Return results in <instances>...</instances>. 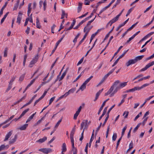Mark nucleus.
I'll list each match as a JSON object with an SVG mask.
<instances>
[{
	"label": "nucleus",
	"instance_id": "nucleus-11",
	"mask_svg": "<svg viewBox=\"0 0 154 154\" xmlns=\"http://www.w3.org/2000/svg\"><path fill=\"white\" fill-rule=\"evenodd\" d=\"M75 22H76V21L75 20H73L70 26L68 28H67L66 29H65L64 30V31H67V30H70V29H71L73 28L74 26L75 25Z\"/></svg>",
	"mask_w": 154,
	"mask_h": 154
},
{
	"label": "nucleus",
	"instance_id": "nucleus-46",
	"mask_svg": "<svg viewBox=\"0 0 154 154\" xmlns=\"http://www.w3.org/2000/svg\"><path fill=\"white\" fill-rule=\"evenodd\" d=\"M129 113V112L128 111H125L124 112L123 114V116H124L125 114H126V115L124 116V118L125 119L127 118L128 116Z\"/></svg>",
	"mask_w": 154,
	"mask_h": 154
},
{
	"label": "nucleus",
	"instance_id": "nucleus-19",
	"mask_svg": "<svg viewBox=\"0 0 154 154\" xmlns=\"http://www.w3.org/2000/svg\"><path fill=\"white\" fill-rule=\"evenodd\" d=\"M107 110V107H106L104 108V109L103 110V114H102V115L100 117V118L99 119V121L100 120L102 119V117L106 113V112Z\"/></svg>",
	"mask_w": 154,
	"mask_h": 154
},
{
	"label": "nucleus",
	"instance_id": "nucleus-2",
	"mask_svg": "<svg viewBox=\"0 0 154 154\" xmlns=\"http://www.w3.org/2000/svg\"><path fill=\"white\" fill-rule=\"evenodd\" d=\"M120 83L119 80H117L116 81L112 84L110 88L109 89L108 91L105 94V96H107L108 95L111 94L114 88H115L114 90L116 89V88L119 87V85L118 86V84Z\"/></svg>",
	"mask_w": 154,
	"mask_h": 154
},
{
	"label": "nucleus",
	"instance_id": "nucleus-4",
	"mask_svg": "<svg viewBox=\"0 0 154 154\" xmlns=\"http://www.w3.org/2000/svg\"><path fill=\"white\" fill-rule=\"evenodd\" d=\"M38 54H37L31 61L29 66V67L31 68L33 67L34 64L37 62L38 59Z\"/></svg>",
	"mask_w": 154,
	"mask_h": 154
},
{
	"label": "nucleus",
	"instance_id": "nucleus-6",
	"mask_svg": "<svg viewBox=\"0 0 154 154\" xmlns=\"http://www.w3.org/2000/svg\"><path fill=\"white\" fill-rule=\"evenodd\" d=\"M154 64V61H153L149 63L147 65H146L145 66L144 68L141 69L140 71V72H142L146 70L148 68H149L150 67L152 66Z\"/></svg>",
	"mask_w": 154,
	"mask_h": 154
},
{
	"label": "nucleus",
	"instance_id": "nucleus-22",
	"mask_svg": "<svg viewBox=\"0 0 154 154\" xmlns=\"http://www.w3.org/2000/svg\"><path fill=\"white\" fill-rule=\"evenodd\" d=\"M66 144L65 143H63L62 146V152H66Z\"/></svg>",
	"mask_w": 154,
	"mask_h": 154
},
{
	"label": "nucleus",
	"instance_id": "nucleus-30",
	"mask_svg": "<svg viewBox=\"0 0 154 154\" xmlns=\"http://www.w3.org/2000/svg\"><path fill=\"white\" fill-rule=\"evenodd\" d=\"M114 27V26H113V27H112V29H111V30L106 35V36L104 39V40H106L108 38V37H109V35L110 33H111L112 32V31L113 30Z\"/></svg>",
	"mask_w": 154,
	"mask_h": 154
},
{
	"label": "nucleus",
	"instance_id": "nucleus-52",
	"mask_svg": "<svg viewBox=\"0 0 154 154\" xmlns=\"http://www.w3.org/2000/svg\"><path fill=\"white\" fill-rule=\"evenodd\" d=\"M148 118V117L144 118V120L142 123V124H143V125H144L145 124Z\"/></svg>",
	"mask_w": 154,
	"mask_h": 154
},
{
	"label": "nucleus",
	"instance_id": "nucleus-12",
	"mask_svg": "<svg viewBox=\"0 0 154 154\" xmlns=\"http://www.w3.org/2000/svg\"><path fill=\"white\" fill-rule=\"evenodd\" d=\"M93 26H86L84 29V32H87L88 33L90 30L92 28Z\"/></svg>",
	"mask_w": 154,
	"mask_h": 154
},
{
	"label": "nucleus",
	"instance_id": "nucleus-56",
	"mask_svg": "<svg viewBox=\"0 0 154 154\" xmlns=\"http://www.w3.org/2000/svg\"><path fill=\"white\" fill-rule=\"evenodd\" d=\"M41 75V74H40L39 75H38V76H37V77H36L35 78V79H32V80L30 82V84L32 85V84H33V83L35 81V79H37V78L38 77V76H39V75Z\"/></svg>",
	"mask_w": 154,
	"mask_h": 154
},
{
	"label": "nucleus",
	"instance_id": "nucleus-3",
	"mask_svg": "<svg viewBox=\"0 0 154 154\" xmlns=\"http://www.w3.org/2000/svg\"><path fill=\"white\" fill-rule=\"evenodd\" d=\"M127 83V82H125L120 83L119 85V87L116 88V89L113 91L110 94V97L113 96L114 94L117 92L118 90L120 89L121 88L124 87L126 85Z\"/></svg>",
	"mask_w": 154,
	"mask_h": 154
},
{
	"label": "nucleus",
	"instance_id": "nucleus-13",
	"mask_svg": "<svg viewBox=\"0 0 154 154\" xmlns=\"http://www.w3.org/2000/svg\"><path fill=\"white\" fill-rule=\"evenodd\" d=\"M47 139V137H44L40 139L39 140H37L36 142L39 143H42L45 142Z\"/></svg>",
	"mask_w": 154,
	"mask_h": 154
},
{
	"label": "nucleus",
	"instance_id": "nucleus-25",
	"mask_svg": "<svg viewBox=\"0 0 154 154\" xmlns=\"http://www.w3.org/2000/svg\"><path fill=\"white\" fill-rule=\"evenodd\" d=\"M82 3L81 2H79V6L78 7V12L79 13L81 11L82 8Z\"/></svg>",
	"mask_w": 154,
	"mask_h": 154
},
{
	"label": "nucleus",
	"instance_id": "nucleus-5",
	"mask_svg": "<svg viewBox=\"0 0 154 154\" xmlns=\"http://www.w3.org/2000/svg\"><path fill=\"white\" fill-rule=\"evenodd\" d=\"M38 150L46 154L51 152L52 151V149H51L46 148L40 149H39Z\"/></svg>",
	"mask_w": 154,
	"mask_h": 154
},
{
	"label": "nucleus",
	"instance_id": "nucleus-20",
	"mask_svg": "<svg viewBox=\"0 0 154 154\" xmlns=\"http://www.w3.org/2000/svg\"><path fill=\"white\" fill-rule=\"evenodd\" d=\"M36 113V112H35V113H33L31 116H29L26 121V123H27L28 122L30 121L32 119Z\"/></svg>",
	"mask_w": 154,
	"mask_h": 154
},
{
	"label": "nucleus",
	"instance_id": "nucleus-48",
	"mask_svg": "<svg viewBox=\"0 0 154 154\" xmlns=\"http://www.w3.org/2000/svg\"><path fill=\"white\" fill-rule=\"evenodd\" d=\"M96 17V16L95 17V18H94V19H93V20H90V21H89L88 22L86 26H88L89 25H90V24L95 19V18Z\"/></svg>",
	"mask_w": 154,
	"mask_h": 154
},
{
	"label": "nucleus",
	"instance_id": "nucleus-36",
	"mask_svg": "<svg viewBox=\"0 0 154 154\" xmlns=\"http://www.w3.org/2000/svg\"><path fill=\"white\" fill-rule=\"evenodd\" d=\"M8 48H5L4 52V57H6L7 56V53H8Z\"/></svg>",
	"mask_w": 154,
	"mask_h": 154
},
{
	"label": "nucleus",
	"instance_id": "nucleus-38",
	"mask_svg": "<svg viewBox=\"0 0 154 154\" xmlns=\"http://www.w3.org/2000/svg\"><path fill=\"white\" fill-rule=\"evenodd\" d=\"M12 85V84H9L8 85V88L6 90V92H7L8 91L10 90L11 88V86Z\"/></svg>",
	"mask_w": 154,
	"mask_h": 154
},
{
	"label": "nucleus",
	"instance_id": "nucleus-1",
	"mask_svg": "<svg viewBox=\"0 0 154 154\" xmlns=\"http://www.w3.org/2000/svg\"><path fill=\"white\" fill-rule=\"evenodd\" d=\"M143 57L144 55H141L136 57L134 59L130 60L126 63V65L128 66L131 64H134L138 61L141 60Z\"/></svg>",
	"mask_w": 154,
	"mask_h": 154
},
{
	"label": "nucleus",
	"instance_id": "nucleus-15",
	"mask_svg": "<svg viewBox=\"0 0 154 154\" xmlns=\"http://www.w3.org/2000/svg\"><path fill=\"white\" fill-rule=\"evenodd\" d=\"M36 26L37 28L39 29H41L42 27L40 25L39 20L38 18H36Z\"/></svg>",
	"mask_w": 154,
	"mask_h": 154
},
{
	"label": "nucleus",
	"instance_id": "nucleus-8",
	"mask_svg": "<svg viewBox=\"0 0 154 154\" xmlns=\"http://www.w3.org/2000/svg\"><path fill=\"white\" fill-rule=\"evenodd\" d=\"M12 134V131H11L8 132L6 135L5 137V139L4 140V141H6L10 137L11 135Z\"/></svg>",
	"mask_w": 154,
	"mask_h": 154
},
{
	"label": "nucleus",
	"instance_id": "nucleus-32",
	"mask_svg": "<svg viewBox=\"0 0 154 154\" xmlns=\"http://www.w3.org/2000/svg\"><path fill=\"white\" fill-rule=\"evenodd\" d=\"M6 5V3H5V4L1 8L0 11V17L3 14V11L5 8Z\"/></svg>",
	"mask_w": 154,
	"mask_h": 154
},
{
	"label": "nucleus",
	"instance_id": "nucleus-47",
	"mask_svg": "<svg viewBox=\"0 0 154 154\" xmlns=\"http://www.w3.org/2000/svg\"><path fill=\"white\" fill-rule=\"evenodd\" d=\"M133 9V8H131L128 11L127 14H126V16H128L130 14V13L131 12Z\"/></svg>",
	"mask_w": 154,
	"mask_h": 154
},
{
	"label": "nucleus",
	"instance_id": "nucleus-28",
	"mask_svg": "<svg viewBox=\"0 0 154 154\" xmlns=\"http://www.w3.org/2000/svg\"><path fill=\"white\" fill-rule=\"evenodd\" d=\"M8 146H9L8 145L5 146L4 144L1 145L0 146V151L4 150L5 147H6L7 148H8Z\"/></svg>",
	"mask_w": 154,
	"mask_h": 154
},
{
	"label": "nucleus",
	"instance_id": "nucleus-44",
	"mask_svg": "<svg viewBox=\"0 0 154 154\" xmlns=\"http://www.w3.org/2000/svg\"><path fill=\"white\" fill-rule=\"evenodd\" d=\"M115 70V69H113L112 70H111L106 75L108 77V76L111 74H112Z\"/></svg>",
	"mask_w": 154,
	"mask_h": 154
},
{
	"label": "nucleus",
	"instance_id": "nucleus-37",
	"mask_svg": "<svg viewBox=\"0 0 154 154\" xmlns=\"http://www.w3.org/2000/svg\"><path fill=\"white\" fill-rule=\"evenodd\" d=\"M93 77V76H91L89 78H88V79H87L86 80H85V81L84 82V83H85V84H87V83H88L91 80V79Z\"/></svg>",
	"mask_w": 154,
	"mask_h": 154
},
{
	"label": "nucleus",
	"instance_id": "nucleus-45",
	"mask_svg": "<svg viewBox=\"0 0 154 154\" xmlns=\"http://www.w3.org/2000/svg\"><path fill=\"white\" fill-rule=\"evenodd\" d=\"M149 84H145L143 85L141 87H139V89L140 90L141 89L145 87H146V86H148L149 85Z\"/></svg>",
	"mask_w": 154,
	"mask_h": 154
},
{
	"label": "nucleus",
	"instance_id": "nucleus-64",
	"mask_svg": "<svg viewBox=\"0 0 154 154\" xmlns=\"http://www.w3.org/2000/svg\"><path fill=\"white\" fill-rule=\"evenodd\" d=\"M72 150L73 151V153H75V154H77V149L75 147H74V148H72Z\"/></svg>",
	"mask_w": 154,
	"mask_h": 154
},
{
	"label": "nucleus",
	"instance_id": "nucleus-58",
	"mask_svg": "<svg viewBox=\"0 0 154 154\" xmlns=\"http://www.w3.org/2000/svg\"><path fill=\"white\" fill-rule=\"evenodd\" d=\"M75 91V88H72L70 90H69L68 91L69 92V94L70 93H73Z\"/></svg>",
	"mask_w": 154,
	"mask_h": 154
},
{
	"label": "nucleus",
	"instance_id": "nucleus-50",
	"mask_svg": "<svg viewBox=\"0 0 154 154\" xmlns=\"http://www.w3.org/2000/svg\"><path fill=\"white\" fill-rule=\"evenodd\" d=\"M56 26L55 24H53L51 27V32L53 33H54V29Z\"/></svg>",
	"mask_w": 154,
	"mask_h": 154
},
{
	"label": "nucleus",
	"instance_id": "nucleus-29",
	"mask_svg": "<svg viewBox=\"0 0 154 154\" xmlns=\"http://www.w3.org/2000/svg\"><path fill=\"white\" fill-rule=\"evenodd\" d=\"M85 21V20H82L81 22H80L79 24L75 27L74 28V29H77L79 26L82 24L84 23Z\"/></svg>",
	"mask_w": 154,
	"mask_h": 154
},
{
	"label": "nucleus",
	"instance_id": "nucleus-55",
	"mask_svg": "<svg viewBox=\"0 0 154 154\" xmlns=\"http://www.w3.org/2000/svg\"><path fill=\"white\" fill-rule=\"evenodd\" d=\"M122 136H121L120 138L118 140V141H117V145H116V149L117 148L119 145V143L120 142V140H121V139H122Z\"/></svg>",
	"mask_w": 154,
	"mask_h": 154
},
{
	"label": "nucleus",
	"instance_id": "nucleus-39",
	"mask_svg": "<svg viewBox=\"0 0 154 154\" xmlns=\"http://www.w3.org/2000/svg\"><path fill=\"white\" fill-rule=\"evenodd\" d=\"M127 128V126H125L124 127L123 129H122V136H121L122 137L124 135V134L125 131L126 130Z\"/></svg>",
	"mask_w": 154,
	"mask_h": 154
},
{
	"label": "nucleus",
	"instance_id": "nucleus-51",
	"mask_svg": "<svg viewBox=\"0 0 154 154\" xmlns=\"http://www.w3.org/2000/svg\"><path fill=\"white\" fill-rule=\"evenodd\" d=\"M55 98V97H52L49 100V105H50L52 102L54 100V99Z\"/></svg>",
	"mask_w": 154,
	"mask_h": 154
},
{
	"label": "nucleus",
	"instance_id": "nucleus-57",
	"mask_svg": "<svg viewBox=\"0 0 154 154\" xmlns=\"http://www.w3.org/2000/svg\"><path fill=\"white\" fill-rule=\"evenodd\" d=\"M42 99V98L41 97L38 100H36L34 103V106H35V105L40 101V100L41 99Z\"/></svg>",
	"mask_w": 154,
	"mask_h": 154
},
{
	"label": "nucleus",
	"instance_id": "nucleus-60",
	"mask_svg": "<svg viewBox=\"0 0 154 154\" xmlns=\"http://www.w3.org/2000/svg\"><path fill=\"white\" fill-rule=\"evenodd\" d=\"M84 59V57H82L81 60H80V61L78 62L77 64V65L78 66L79 65V64H81L83 61Z\"/></svg>",
	"mask_w": 154,
	"mask_h": 154
},
{
	"label": "nucleus",
	"instance_id": "nucleus-21",
	"mask_svg": "<svg viewBox=\"0 0 154 154\" xmlns=\"http://www.w3.org/2000/svg\"><path fill=\"white\" fill-rule=\"evenodd\" d=\"M86 84L84 83L81 86L78 91H79V90H81L82 91L84 90L86 88Z\"/></svg>",
	"mask_w": 154,
	"mask_h": 154
},
{
	"label": "nucleus",
	"instance_id": "nucleus-16",
	"mask_svg": "<svg viewBox=\"0 0 154 154\" xmlns=\"http://www.w3.org/2000/svg\"><path fill=\"white\" fill-rule=\"evenodd\" d=\"M17 138V135L16 134L14 136V138L11 139L9 141V143L11 144H12L14 143L16 141Z\"/></svg>",
	"mask_w": 154,
	"mask_h": 154
},
{
	"label": "nucleus",
	"instance_id": "nucleus-9",
	"mask_svg": "<svg viewBox=\"0 0 154 154\" xmlns=\"http://www.w3.org/2000/svg\"><path fill=\"white\" fill-rule=\"evenodd\" d=\"M109 100V99H108L106 100H105L104 102L103 103L102 106H101L100 107L99 110V111H98V115H99L100 113V112H101V111H102V109H103V106H105V104L106 103L108 100Z\"/></svg>",
	"mask_w": 154,
	"mask_h": 154
},
{
	"label": "nucleus",
	"instance_id": "nucleus-49",
	"mask_svg": "<svg viewBox=\"0 0 154 154\" xmlns=\"http://www.w3.org/2000/svg\"><path fill=\"white\" fill-rule=\"evenodd\" d=\"M115 106V104L113 105L109 110L108 111L107 113V115H109V112H110V111L112 110V109Z\"/></svg>",
	"mask_w": 154,
	"mask_h": 154
},
{
	"label": "nucleus",
	"instance_id": "nucleus-35",
	"mask_svg": "<svg viewBox=\"0 0 154 154\" xmlns=\"http://www.w3.org/2000/svg\"><path fill=\"white\" fill-rule=\"evenodd\" d=\"M19 3H20V0H18L17 1V3L14 6V8H13L14 10H16L17 9Z\"/></svg>",
	"mask_w": 154,
	"mask_h": 154
},
{
	"label": "nucleus",
	"instance_id": "nucleus-54",
	"mask_svg": "<svg viewBox=\"0 0 154 154\" xmlns=\"http://www.w3.org/2000/svg\"><path fill=\"white\" fill-rule=\"evenodd\" d=\"M148 38L147 36L146 35L143 38L138 42V43H140L141 42L143 41L144 40Z\"/></svg>",
	"mask_w": 154,
	"mask_h": 154
},
{
	"label": "nucleus",
	"instance_id": "nucleus-41",
	"mask_svg": "<svg viewBox=\"0 0 154 154\" xmlns=\"http://www.w3.org/2000/svg\"><path fill=\"white\" fill-rule=\"evenodd\" d=\"M117 137V134L116 133L114 134L112 137V140L114 141H115Z\"/></svg>",
	"mask_w": 154,
	"mask_h": 154
},
{
	"label": "nucleus",
	"instance_id": "nucleus-33",
	"mask_svg": "<svg viewBox=\"0 0 154 154\" xmlns=\"http://www.w3.org/2000/svg\"><path fill=\"white\" fill-rule=\"evenodd\" d=\"M141 123H139L137 126L134 128V130H133V132L135 133L136 131H137V130L138 129L139 127L140 126V125L141 124Z\"/></svg>",
	"mask_w": 154,
	"mask_h": 154
},
{
	"label": "nucleus",
	"instance_id": "nucleus-42",
	"mask_svg": "<svg viewBox=\"0 0 154 154\" xmlns=\"http://www.w3.org/2000/svg\"><path fill=\"white\" fill-rule=\"evenodd\" d=\"M97 39H96L95 40V42H94V44H93V46L92 47V48L90 49V50H89V51H88L87 52V53H86V55H85V56H87V55L89 53V51H90L94 47V46L96 42L97 41Z\"/></svg>",
	"mask_w": 154,
	"mask_h": 154
},
{
	"label": "nucleus",
	"instance_id": "nucleus-10",
	"mask_svg": "<svg viewBox=\"0 0 154 154\" xmlns=\"http://www.w3.org/2000/svg\"><path fill=\"white\" fill-rule=\"evenodd\" d=\"M91 122L90 121L88 122V120H84L82 122V127L83 126L84 123H86V125H87V126L88 127V125L90 124Z\"/></svg>",
	"mask_w": 154,
	"mask_h": 154
},
{
	"label": "nucleus",
	"instance_id": "nucleus-14",
	"mask_svg": "<svg viewBox=\"0 0 154 154\" xmlns=\"http://www.w3.org/2000/svg\"><path fill=\"white\" fill-rule=\"evenodd\" d=\"M68 68L66 69V70L64 72H63L62 73L61 76L60 77V78L59 79V81H60L63 79L64 76L66 75V74L68 71Z\"/></svg>",
	"mask_w": 154,
	"mask_h": 154
},
{
	"label": "nucleus",
	"instance_id": "nucleus-34",
	"mask_svg": "<svg viewBox=\"0 0 154 154\" xmlns=\"http://www.w3.org/2000/svg\"><path fill=\"white\" fill-rule=\"evenodd\" d=\"M138 22H136V23H135V24H133V25H132L127 30H128V31H130L135 26V25H136L137 24V23H138Z\"/></svg>",
	"mask_w": 154,
	"mask_h": 154
},
{
	"label": "nucleus",
	"instance_id": "nucleus-31",
	"mask_svg": "<svg viewBox=\"0 0 154 154\" xmlns=\"http://www.w3.org/2000/svg\"><path fill=\"white\" fill-rule=\"evenodd\" d=\"M62 118H61V119L57 122V123H56V124L55 125V127H54V128H57V127H58L59 124H60V122H61V121H62Z\"/></svg>",
	"mask_w": 154,
	"mask_h": 154
},
{
	"label": "nucleus",
	"instance_id": "nucleus-63",
	"mask_svg": "<svg viewBox=\"0 0 154 154\" xmlns=\"http://www.w3.org/2000/svg\"><path fill=\"white\" fill-rule=\"evenodd\" d=\"M79 114V113L76 112L74 115V119H76Z\"/></svg>",
	"mask_w": 154,
	"mask_h": 154
},
{
	"label": "nucleus",
	"instance_id": "nucleus-23",
	"mask_svg": "<svg viewBox=\"0 0 154 154\" xmlns=\"http://www.w3.org/2000/svg\"><path fill=\"white\" fill-rule=\"evenodd\" d=\"M29 110V108H27L24 111H23L21 114L20 115V117H21V118L25 114L28 112Z\"/></svg>",
	"mask_w": 154,
	"mask_h": 154
},
{
	"label": "nucleus",
	"instance_id": "nucleus-59",
	"mask_svg": "<svg viewBox=\"0 0 154 154\" xmlns=\"http://www.w3.org/2000/svg\"><path fill=\"white\" fill-rule=\"evenodd\" d=\"M133 147V143L132 141H131V143L129 144V148L131 149Z\"/></svg>",
	"mask_w": 154,
	"mask_h": 154
},
{
	"label": "nucleus",
	"instance_id": "nucleus-26",
	"mask_svg": "<svg viewBox=\"0 0 154 154\" xmlns=\"http://www.w3.org/2000/svg\"><path fill=\"white\" fill-rule=\"evenodd\" d=\"M140 90L139 88V87H135L134 88L129 89V91L131 92H133L134 91L137 90Z\"/></svg>",
	"mask_w": 154,
	"mask_h": 154
},
{
	"label": "nucleus",
	"instance_id": "nucleus-62",
	"mask_svg": "<svg viewBox=\"0 0 154 154\" xmlns=\"http://www.w3.org/2000/svg\"><path fill=\"white\" fill-rule=\"evenodd\" d=\"M79 114V113L76 112L74 115V119H76Z\"/></svg>",
	"mask_w": 154,
	"mask_h": 154
},
{
	"label": "nucleus",
	"instance_id": "nucleus-27",
	"mask_svg": "<svg viewBox=\"0 0 154 154\" xmlns=\"http://www.w3.org/2000/svg\"><path fill=\"white\" fill-rule=\"evenodd\" d=\"M122 47H123L122 46H121L119 47V48H118V50H117V51L114 54L113 56L112 57V58L110 60V61H111L113 59L114 57L117 54L119 51H120L121 49L122 48Z\"/></svg>",
	"mask_w": 154,
	"mask_h": 154
},
{
	"label": "nucleus",
	"instance_id": "nucleus-53",
	"mask_svg": "<svg viewBox=\"0 0 154 154\" xmlns=\"http://www.w3.org/2000/svg\"><path fill=\"white\" fill-rule=\"evenodd\" d=\"M25 76V74H22L20 77L19 80L22 81L23 80Z\"/></svg>",
	"mask_w": 154,
	"mask_h": 154
},
{
	"label": "nucleus",
	"instance_id": "nucleus-17",
	"mask_svg": "<svg viewBox=\"0 0 154 154\" xmlns=\"http://www.w3.org/2000/svg\"><path fill=\"white\" fill-rule=\"evenodd\" d=\"M67 16H68L67 14L65 13L64 11L62 10V15H61V19H63L65 17L66 18H67Z\"/></svg>",
	"mask_w": 154,
	"mask_h": 154
},
{
	"label": "nucleus",
	"instance_id": "nucleus-43",
	"mask_svg": "<svg viewBox=\"0 0 154 154\" xmlns=\"http://www.w3.org/2000/svg\"><path fill=\"white\" fill-rule=\"evenodd\" d=\"M93 13H92L88 17L85 18V19H84V20H85V22L87 20H88L89 18H91V17H92V16H93Z\"/></svg>",
	"mask_w": 154,
	"mask_h": 154
},
{
	"label": "nucleus",
	"instance_id": "nucleus-61",
	"mask_svg": "<svg viewBox=\"0 0 154 154\" xmlns=\"http://www.w3.org/2000/svg\"><path fill=\"white\" fill-rule=\"evenodd\" d=\"M62 38H60V39H59L57 42L56 44V46L57 47L58 45H59L60 42L62 41Z\"/></svg>",
	"mask_w": 154,
	"mask_h": 154
},
{
	"label": "nucleus",
	"instance_id": "nucleus-18",
	"mask_svg": "<svg viewBox=\"0 0 154 154\" xmlns=\"http://www.w3.org/2000/svg\"><path fill=\"white\" fill-rule=\"evenodd\" d=\"M28 124H25L23 125L20 126L19 128V129L20 130H25L26 128L28 127Z\"/></svg>",
	"mask_w": 154,
	"mask_h": 154
},
{
	"label": "nucleus",
	"instance_id": "nucleus-7",
	"mask_svg": "<svg viewBox=\"0 0 154 154\" xmlns=\"http://www.w3.org/2000/svg\"><path fill=\"white\" fill-rule=\"evenodd\" d=\"M22 13L20 12L19 13L18 15L17 18V23L19 24L20 23V22L22 18Z\"/></svg>",
	"mask_w": 154,
	"mask_h": 154
},
{
	"label": "nucleus",
	"instance_id": "nucleus-24",
	"mask_svg": "<svg viewBox=\"0 0 154 154\" xmlns=\"http://www.w3.org/2000/svg\"><path fill=\"white\" fill-rule=\"evenodd\" d=\"M121 14L119 13L118 15L116 16V17L113 18V20H112V22H116L118 20L119 17L121 16Z\"/></svg>",
	"mask_w": 154,
	"mask_h": 154
},
{
	"label": "nucleus",
	"instance_id": "nucleus-40",
	"mask_svg": "<svg viewBox=\"0 0 154 154\" xmlns=\"http://www.w3.org/2000/svg\"><path fill=\"white\" fill-rule=\"evenodd\" d=\"M109 115H107L106 117V118L105 119L104 123H103V124L102 125L103 127H104V126L105 125V124L106 122H107V120L109 118Z\"/></svg>",
	"mask_w": 154,
	"mask_h": 154
}]
</instances>
